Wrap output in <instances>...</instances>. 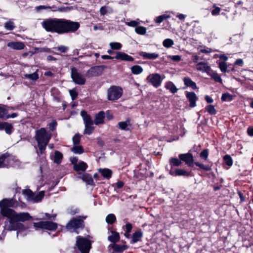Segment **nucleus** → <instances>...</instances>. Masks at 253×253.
<instances>
[{"label":"nucleus","mask_w":253,"mask_h":253,"mask_svg":"<svg viewBox=\"0 0 253 253\" xmlns=\"http://www.w3.org/2000/svg\"><path fill=\"white\" fill-rule=\"evenodd\" d=\"M42 26L47 32L62 34L77 31L80 27V24L77 22L55 18L43 20Z\"/></svg>","instance_id":"1"},{"label":"nucleus","mask_w":253,"mask_h":253,"mask_svg":"<svg viewBox=\"0 0 253 253\" xmlns=\"http://www.w3.org/2000/svg\"><path fill=\"white\" fill-rule=\"evenodd\" d=\"M7 219L5 221L4 230H17V236L26 234V228L20 222L29 220L31 216L28 212L16 213L14 210H5Z\"/></svg>","instance_id":"2"},{"label":"nucleus","mask_w":253,"mask_h":253,"mask_svg":"<svg viewBox=\"0 0 253 253\" xmlns=\"http://www.w3.org/2000/svg\"><path fill=\"white\" fill-rule=\"evenodd\" d=\"M35 137L40 152L42 154L51 139V134L47 132L44 128H41L36 131Z\"/></svg>","instance_id":"3"},{"label":"nucleus","mask_w":253,"mask_h":253,"mask_svg":"<svg viewBox=\"0 0 253 253\" xmlns=\"http://www.w3.org/2000/svg\"><path fill=\"white\" fill-rule=\"evenodd\" d=\"M76 245L82 253H88L91 243L87 238L78 236L77 237Z\"/></svg>","instance_id":"4"},{"label":"nucleus","mask_w":253,"mask_h":253,"mask_svg":"<svg viewBox=\"0 0 253 253\" xmlns=\"http://www.w3.org/2000/svg\"><path fill=\"white\" fill-rule=\"evenodd\" d=\"M81 115L83 117L85 125V128L84 130V133L90 134L93 131L94 128L93 126L94 124L93 121L91 120L90 117L87 114V112L83 110L81 112Z\"/></svg>","instance_id":"5"},{"label":"nucleus","mask_w":253,"mask_h":253,"mask_svg":"<svg viewBox=\"0 0 253 253\" xmlns=\"http://www.w3.org/2000/svg\"><path fill=\"white\" fill-rule=\"evenodd\" d=\"M23 193L27 197L26 198L28 201L33 203H38L41 201L44 195V191H42L37 194H35L30 189L23 190Z\"/></svg>","instance_id":"6"},{"label":"nucleus","mask_w":253,"mask_h":253,"mask_svg":"<svg viewBox=\"0 0 253 253\" xmlns=\"http://www.w3.org/2000/svg\"><path fill=\"white\" fill-rule=\"evenodd\" d=\"M83 227L84 221L80 216L73 218L66 225L67 229L70 232H76L77 234L79 233L77 230Z\"/></svg>","instance_id":"7"},{"label":"nucleus","mask_w":253,"mask_h":253,"mask_svg":"<svg viewBox=\"0 0 253 253\" xmlns=\"http://www.w3.org/2000/svg\"><path fill=\"white\" fill-rule=\"evenodd\" d=\"M34 227L37 229H45L54 231L57 228V224L50 221H42L34 223Z\"/></svg>","instance_id":"8"},{"label":"nucleus","mask_w":253,"mask_h":253,"mask_svg":"<svg viewBox=\"0 0 253 253\" xmlns=\"http://www.w3.org/2000/svg\"><path fill=\"white\" fill-rule=\"evenodd\" d=\"M164 78V76H162L158 73H153L148 75L146 80L153 86L157 88L161 85Z\"/></svg>","instance_id":"9"},{"label":"nucleus","mask_w":253,"mask_h":253,"mask_svg":"<svg viewBox=\"0 0 253 253\" xmlns=\"http://www.w3.org/2000/svg\"><path fill=\"white\" fill-rule=\"evenodd\" d=\"M108 99L114 101L118 99L122 95V89L116 86H113L108 89Z\"/></svg>","instance_id":"10"},{"label":"nucleus","mask_w":253,"mask_h":253,"mask_svg":"<svg viewBox=\"0 0 253 253\" xmlns=\"http://www.w3.org/2000/svg\"><path fill=\"white\" fill-rule=\"evenodd\" d=\"M71 78L73 81L76 84L83 85L85 83L86 79L84 75L78 72V70L73 67L71 69Z\"/></svg>","instance_id":"11"},{"label":"nucleus","mask_w":253,"mask_h":253,"mask_svg":"<svg viewBox=\"0 0 253 253\" xmlns=\"http://www.w3.org/2000/svg\"><path fill=\"white\" fill-rule=\"evenodd\" d=\"M116 56L115 57H112L108 55H103L101 56V58L103 59H113L114 58L117 60H121L123 61H133L134 59L133 58L129 56V55L122 52H116Z\"/></svg>","instance_id":"12"},{"label":"nucleus","mask_w":253,"mask_h":253,"mask_svg":"<svg viewBox=\"0 0 253 253\" xmlns=\"http://www.w3.org/2000/svg\"><path fill=\"white\" fill-rule=\"evenodd\" d=\"M14 201L12 199H4L0 201V212L2 215L7 217V215L4 213L5 210H12L8 208L9 207H13Z\"/></svg>","instance_id":"13"},{"label":"nucleus","mask_w":253,"mask_h":253,"mask_svg":"<svg viewBox=\"0 0 253 253\" xmlns=\"http://www.w3.org/2000/svg\"><path fill=\"white\" fill-rule=\"evenodd\" d=\"M106 68L105 65L95 66L90 68L86 73V75L96 77L101 75Z\"/></svg>","instance_id":"14"},{"label":"nucleus","mask_w":253,"mask_h":253,"mask_svg":"<svg viewBox=\"0 0 253 253\" xmlns=\"http://www.w3.org/2000/svg\"><path fill=\"white\" fill-rule=\"evenodd\" d=\"M7 168L9 167L16 168L20 166L19 161L13 156H10L7 154Z\"/></svg>","instance_id":"15"},{"label":"nucleus","mask_w":253,"mask_h":253,"mask_svg":"<svg viewBox=\"0 0 253 253\" xmlns=\"http://www.w3.org/2000/svg\"><path fill=\"white\" fill-rule=\"evenodd\" d=\"M78 177L82 179L87 185H93L94 182L91 176L87 173H79Z\"/></svg>","instance_id":"16"},{"label":"nucleus","mask_w":253,"mask_h":253,"mask_svg":"<svg viewBox=\"0 0 253 253\" xmlns=\"http://www.w3.org/2000/svg\"><path fill=\"white\" fill-rule=\"evenodd\" d=\"M186 97L190 102V106L191 107H194L196 106V101L197 97L194 92H186Z\"/></svg>","instance_id":"17"},{"label":"nucleus","mask_w":253,"mask_h":253,"mask_svg":"<svg viewBox=\"0 0 253 253\" xmlns=\"http://www.w3.org/2000/svg\"><path fill=\"white\" fill-rule=\"evenodd\" d=\"M7 46L14 50H21L25 47V45L22 42H9L7 44Z\"/></svg>","instance_id":"18"},{"label":"nucleus","mask_w":253,"mask_h":253,"mask_svg":"<svg viewBox=\"0 0 253 253\" xmlns=\"http://www.w3.org/2000/svg\"><path fill=\"white\" fill-rule=\"evenodd\" d=\"M139 55L144 59L154 60L159 57V54L156 53H148L144 51L139 52Z\"/></svg>","instance_id":"19"},{"label":"nucleus","mask_w":253,"mask_h":253,"mask_svg":"<svg viewBox=\"0 0 253 253\" xmlns=\"http://www.w3.org/2000/svg\"><path fill=\"white\" fill-rule=\"evenodd\" d=\"M105 114L104 111H101L95 115L94 121L93 122L96 125H99L104 123Z\"/></svg>","instance_id":"20"},{"label":"nucleus","mask_w":253,"mask_h":253,"mask_svg":"<svg viewBox=\"0 0 253 253\" xmlns=\"http://www.w3.org/2000/svg\"><path fill=\"white\" fill-rule=\"evenodd\" d=\"M196 69L197 70L203 73H209L211 70V68L209 66H208L207 63L201 62L197 64Z\"/></svg>","instance_id":"21"},{"label":"nucleus","mask_w":253,"mask_h":253,"mask_svg":"<svg viewBox=\"0 0 253 253\" xmlns=\"http://www.w3.org/2000/svg\"><path fill=\"white\" fill-rule=\"evenodd\" d=\"M99 12L101 15L104 16L112 14L113 12V9L110 6L105 5L100 7Z\"/></svg>","instance_id":"22"},{"label":"nucleus","mask_w":253,"mask_h":253,"mask_svg":"<svg viewBox=\"0 0 253 253\" xmlns=\"http://www.w3.org/2000/svg\"><path fill=\"white\" fill-rule=\"evenodd\" d=\"M179 158L181 161L185 162L188 164L192 163L193 160L192 155L190 153L179 154Z\"/></svg>","instance_id":"23"},{"label":"nucleus","mask_w":253,"mask_h":253,"mask_svg":"<svg viewBox=\"0 0 253 253\" xmlns=\"http://www.w3.org/2000/svg\"><path fill=\"white\" fill-rule=\"evenodd\" d=\"M118 126L119 128L123 130H130L131 128V125L129 120H127L126 121L124 122H119Z\"/></svg>","instance_id":"24"},{"label":"nucleus","mask_w":253,"mask_h":253,"mask_svg":"<svg viewBox=\"0 0 253 253\" xmlns=\"http://www.w3.org/2000/svg\"><path fill=\"white\" fill-rule=\"evenodd\" d=\"M143 237V233L141 231L138 230L135 231L132 235V240L130 241V244H134L140 241Z\"/></svg>","instance_id":"25"},{"label":"nucleus","mask_w":253,"mask_h":253,"mask_svg":"<svg viewBox=\"0 0 253 253\" xmlns=\"http://www.w3.org/2000/svg\"><path fill=\"white\" fill-rule=\"evenodd\" d=\"M169 174L173 176H188L189 175L188 172L181 169H177L175 170H170Z\"/></svg>","instance_id":"26"},{"label":"nucleus","mask_w":253,"mask_h":253,"mask_svg":"<svg viewBox=\"0 0 253 253\" xmlns=\"http://www.w3.org/2000/svg\"><path fill=\"white\" fill-rule=\"evenodd\" d=\"M51 159L53 161L54 163L59 165L62 162V160L63 159V155L59 151H56L54 152V154L52 156Z\"/></svg>","instance_id":"27"},{"label":"nucleus","mask_w":253,"mask_h":253,"mask_svg":"<svg viewBox=\"0 0 253 253\" xmlns=\"http://www.w3.org/2000/svg\"><path fill=\"white\" fill-rule=\"evenodd\" d=\"M184 84L187 86L192 88L193 89H196L197 88L196 84L189 77H184L183 79Z\"/></svg>","instance_id":"28"},{"label":"nucleus","mask_w":253,"mask_h":253,"mask_svg":"<svg viewBox=\"0 0 253 253\" xmlns=\"http://www.w3.org/2000/svg\"><path fill=\"white\" fill-rule=\"evenodd\" d=\"M87 168V164L84 162H80L74 166V169L76 171H85Z\"/></svg>","instance_id":"29"},{"label":"nucleus","mask_w":253,"mask_h":253,"mask_svg":"<svg viewBox=\"0 0 253 253\" xmlns=\"http://www.w3.org/2000/svg\"><path fill=\"white\" fill-rule=\"evenodd\" d=\"M99 172L104 177L107 179H109L112 174V170L108 169H100Z\"/></svg>","instance_id":"30"},{"label":"nucleus","mask_w":253,"mask_h":253,"mask_svg":"<svg viewBox=\"0 0 253 253\" xmlns=\"http://www.w3.org/2000/svg\"><path fill=\"white\" fill-rule=\"evenodd\" d=\"M165 87L172 93H176L178 90L176 86L170 81L168 82L165 84Z\"/></svg>","instance_id":"31"},{"label":"nucleus","mask_w":253,"mask_h":253,"mask_svg":"<svg viewBox=\"0 0 253 253\" xmlns=\"http://www.w3.org/2000/svg\"><path fill=\"white\" fill-rule=\"evenodd\" d=\"M111 235L108 236V239L112 243H116L120 239V236L118 233L115 231H111Z\"/></svg>","instance_id":"32"},{"label":"nucleus","mask_w":253,"mask_h":253,"mask_svg":"<svg viewBox=\"0 0 253 253\" xmlns=\"http://www.w3.org/2000/svg\"><path fill=\"white\" fill-rule=\"evenodd\" d=\"M38 70H37L35 72L31 74H25L24 75V78L27 79L32 81H36L39 79V75L38 74Z\"/></svg>","instance_id":"33"},{"label":"nucleus","mask_w":253,"mask_h":253,"mask_svg":"<svg viewBox=\"0 0 253 253\" xmlns=\"http://www.w3.org/2000/svg\"><path fill=\"white\" fill-rule=\"evenodd\" d=\"M143 71L142 67L139 65H134L131 67V71L134 75H139Z\"/></svg>","instance_id":"34"},{"label":"nucleus","mask_w":253,"mask_h":253,"mask_svg":"<svg viewBox=\"0 0 253 253\" xmlns=\"http://www.w3.org/2000/svg\"><path fill=\"white\" fill-rule=\"evenodd\" d=\"M170 16L169 15L164 14L156 17L154 19V21L156 23L160 24L161 22H162L164 20L169 19V18H170Z\"/></svg>","instance_id":"35"},{"label":"nucleus","mask_w":253,"mask_h":253,"mask_svg":"<svg viewBox=\"0 0 253 253\" xmlns=\"http://www.w3.org/2000/svg\"><path fill=\"white\" fill-rule=\"evenodd\" d=\"M7 154H2L0 156V168H7Z\"/></svg>","instance_id":"36"},{"label":"nucleus","mask_w":253,"mask_h":253,"mask_svg":"<svg viewBox=\"0 0 253 253\" xmlns=\"http://www.w3.org/2000/svg\"><path fill=\"white\" fill-rule=\"evenodd\" d=\"M106 222L109 224H113L116 220V217L115 214L113 213L109 214L106 217Z\"/></svg>","instance_id":"37"},{"label":"nucleus","mask_w":253,"mask_h":253,"mask_svg":"<svg viewBox=\"0 0 253 253\" xmlns=\"http://www.w3.org/2000/svg\"><path fill=\"white\" fill-rule=\"evenodd\" d=\"M71 151L75 154H81L84 152V149L82 146L79 145H74L72 148Z\"/></svg>","instance_id":"38"},{"label":"nucleus","mask_w":253,"mask_h":253,"mask_svg":"<svg viewBox=\"0 0 253 253\" xmlns=\"http://www.w3.org/2000/svg\"><path fill=\"white\" fill-rule=\"evenodd\" d=\"M169 164L171 167L179 166L182 164L181 161L177 158H171L169 160Z\"/></svg>","instance_id":"39"},{"label":"nucleus","mask_w":253,"mask_h":253,"mask_svg":"<svg viewBox=\"0 0 253 253\" xmlns=\"http://www.w3.org/2000/svg\"><path fill=\"white\" fill-rule=\"evenodd\" d=\"M194 164L196 166L206 171H210L211 169V165H204V164H202L198 162H195Z\"/></svg>","instance_id":"40"},{"label":"nucleus","mask_w":253,"mask_h":253,"mask_svg":"<svg viewBox=\"0 0 253 253\" xmlns=\"http://www.w3.org/2000/svg\"><path fill=\"white\" fill-rule=\"evenodd\" d=\"M146 31H147V29L145 27L141 26H137V27H136L135 28V32L139 35H144L146 34Z\"/></svg>","instance_id":"41"},{"label":"nucleus","mask_w":253,"mask_h":253,"mask_svg":"<svg viewBox=\"0 0 253 253\" xmlns=\"http://www.w3.org/2000/svg\"><path fill=\"white\" fill-rule=\"evenodd\" d=\"M15 27L14 23L11 20H9L4 24V28L7 30H13Z\"/></svg>","instance_id":"42"},{"label":"nucleus","mask_w":253,"mask_h":253,"mask_svg":"<svg viewBox=\"0 0 253 253\" xmlns=\"http://www.w3.org/2000/svg\"><path fill=\"white\" fill-rule=\"evenodd\" d=\"M109 45L113 50H120L122 47V44L118 42H110Z\"/></svg>","instance_id":"43"},{"label":"nucleus","mask_w":253,"mask_h":253,"mask_svg":"<svg viewBox=\"0 0 253 253\" xmlns=\"http://www.w3.org/2000/svg\"><path fill=\"white\" fill-rule=\"evenodd\" d=\"M211 76L215 82H219L221 84L222 83V80L220 76L216 72H212L211 74Z\"/></svg>","instance_id":"44"},{"label":"nucleus","mask_w":253,"mask_h":253,"mask_svg":"<svg viewBox=\"0 0 253 253\" xmlns=\"http://www.w3.org/2000/svg\"><path fill=\"white\" fill-rule=\"evenodd\" d=\"M174 44L173 40L170 39H166L163 42V45L166 48H169Z\"/></svg>","instance_id":"45"},{"label":"nucleus","mask_w":253,"mask_h":253,"mask_svg":"<svg viewBox=\"0 0 253 253\" xmlns=\"http://www.w3.org/2000/svg\"><path fill=\"white\" fill-rule=\"evenodd\" d=\"M139 20L137 19V20H131L129 22L125 21V23L128 26L136 28L139 24Z\"/></svg>","instance_id":"46"},{"label":"nucleus","mask_w":253,"mask_h":253,"mask_svg":"<svg viewBox=\"0 0 253 253\" xmlns=\"http://www.w3.org/2000/svg\"><path fill=\"white\" fill-rule=\"evenodd\" d=\"M206 110L211 115L216 114V111L214 107L212 105H209L205 107Z\"/></svg>","instance_id":"47"},{"label":"nucleus","mask_w":253,"mask_h":253,"mask_svg":"<svg viewBox=\"0 0 253 253\" xmlns=\"http://www.w3.org/2000/svg\"><path fill=\"white\" fill-rule=\"evenodd\" d=\"M232 96L229 93L222 94L221 99L222 101H230L232 100Z\"/></svg>","instance_id":"48"},{"label":"nucleus","mask_w":253,"mask_h":253,"mask_svg":"<svg viewBox=\"0 0 253 253\" xmlns=\"http://www.w3.org/2000/svg\"><path fill=\"white\" fill-rule=\"evenodd\" d=\"M223 160L227 166L230 167L233 165L232 159L229 155H226L224 156L223 157Z\"/></svg>","instance_id":"49"},{"label":"nucleus","mask_w":253,"mask_h":253,"mask_svg":"<svg viewBox=\"0 0 253 253\" xmlns=\"http://www.w3.org/2000/svg\"><path fill=\"white\" fill-rule=\"evenodd\" d=\"M209 156V151L208 149L203 150L200 154L201 158L205 161L207 160Z\"/></svg>","instance_id":"50"},{"label":"nucleus","mask_w":253,"mask_h":253,"mask_svg":"<svg viewBox=\"0 0 253 253\" xmlns=\"http://www.w3.org/2000/svg\"><path fill=\"white\" fill-rule=\"evenodd\" d=\"M81 135L79 134H76L73 137V142L74 145H79L80 142Z\"/></svg>","instance_id":"51"},{"label":"nucleus","mask_w":253,"mask_h":253,"mask_svg":"<svg viewBox=\"0 0 253 253\" xmlns=\"http://www.w3.org/2000/svg\"><path fill=\"white\" fill-rule=\"evenodd\" d=\"M55 49L60 51L62 53H66L68 50V47L64 45H60L56 47H55Z\"/></svg>","instance_id":"52"},{"label":"nucleus","mask_w":253,"mask_h":253,"mask_svg":"<svg viewBox=\"0 0 253 253\" xmlns=\"http://www.w3.org/2000/svg\"><path fill=\"white\" fill-rule=\"evenodd\" d=\"M219 67L222 72L225 73L227 71V65L224 62H220Z\"/></svg>","instance_id":"53"},{"label":"nucleus","mask_w":253,"mask_h":253,"mask_svg":"<svg viewBox=\"0 0 253 253\" xmlns=\"http://www.w3.org/2000/svg\"><path fill=\"white\" fill-rule=\"evenodd\" d=\"M51 7L49 6H45V5H40L35 7V10L37 12H40L42 10L47 9H50Z\"/></svg>","instance_id":"54"},{"label":"nucleus","mask_w":253,"mask_h":253,"mask_svg":"<svg viewBox=\"0 0 253 253\" xmlns=\"http://www.w3.org/2000/svg\"><path fill=\"white\" fill-rule=\"evenodd\" d=\"M6 113V110L5 109L0 107V118L5 119Z\"/></svg>","instance_id":"55"},{"label":"nucleus","mask_w":253,"mask_h":253,"mask_svg":"<svg viewBox=\"0 0 253 253\" xmlns=\"http://www.w3.org/2000/svg\"><path fill=\"white\" fill-rule=\"evenodd\" d=\"M12 126L11 125L7 123L4 129L5 130L6 133L10 134L12 132Z\"/></svg>","instance_id":"56"},{"label":"nucleus","mask_w":253,"mask_h":253,"mask_svg":"<svg viewBox=\"0 0 253 253\" xmlns=\"http://www.w3.org/2000/svg\"><path fill=\"white\" fill-rule=\"evenodd\" d=\"M57 126V122L53 120L49 124V128L52 131L56 129Z\"/></svg>","instance_id":"57"},{"label":"nucleus","mask_w":253,"mask_h":253,"mask_svg":"<svg viewBox=\"0 0 253 253\" xmlns=\"http://www.w3.org/2000/svg\"><path fill=\"white\" fill-rule=\"evenodd\" d=\"M70 96L72 97L73 100L76 99L78 96V93L75 90L72 89L69 91Z\"/></svg>","instance_id":"58"},{"label":"nucleus","mask_w":253,"mask_h":253,"mask_svg":"<svg viewBox=\"0 0 253 253\" xmlns=\"http://www.w3.org/2000/svg\"><path fill=\"white\" fill-rule=\"evenodd\" d=\"M114 249L117 252H122L124 250V247L118 245H115L114 246Z\"/></svg>","instance_id":"59"},{"label":"nucleus","mask_w":253,"mask_h":253,"mask_svg":"<svg viewBox=\"0 0 253 253\" xmlns=\"http://www.w3.org/2000/svg\"><path fill=\"white\" fill-rule=\"evenodd\" d=\"M220 11V8L219 7H215V8L211 11V14L214 16L217 15L219 13Z\"/></svg>","instance_id":"60"},{"label":"nucleus","mask_w":253,"mask_h":253,"mask_svg":"<svg viewBox=\"0 0 253 253\" xmlns=\"http://www.w3.org/2000/svg\"><path fill=\"white\" fill-rule=\"evenodd\" d=\"M170 58L173 61H179L181 60L180 56L178 55L171 56Z\"/></svg>","instance_id":"61"},{"label":"nucleus","mask_w":253,"mask_h":253,"mask_svg":"<svg viewBox=\"0 0 253 253\" xmlns=\"http://www.w3.org/2000/svg\"><path fill=\"white\" fill-rule=\"evenodd\" d=\"M125 227L126 229V231H127L128 232H130L131 230L132 229V225L131 224L129 223H127L126 224Z\"/></svg>","instance_id":"62"},{"label":"nucleus","mask_w":253,"mask_h":253,"mask_svg":"<svg viewBox=\"0 0 253 253\" xmlns=\"http://www.w3.org/2000/svg\"><path fill=\"white\" fill-rule=\"evenodd\" d=\"M205 99L208 103H211L213 102V100L209 95H206Z\"/></svg>","instance_id":"63"},{"label":"nucleus","mask_w":253,"mask_h":253,"mask_svg":"<svg viewBox=\"0 0 253 253\" xmlns=\"http://www.w3.org/2000/svg\"><path fill=\"white\" fill-rule=\"evenodd\" d=\"M124 185V183L122 181H119L116 183V187L117 188H121Z\"/></svg>","instance_id":"64"}]
</instances>
